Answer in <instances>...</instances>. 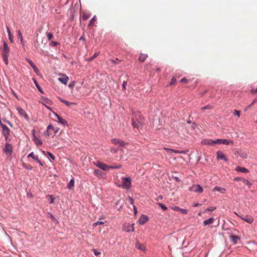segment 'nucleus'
Segmentation results:
<instances>
[{
  "label": "nucleus",
  "instance_id": "nucleus-52",
  "mask_svg": "<svg viewBox=\"0 0 257 257\" xmlns=\"http://www.w3.org/2000/svg\"><path fill=\"white\" fill-rule=\"evenodd\" d=\"M164 149L165 150H166L167 152L170 153H172L173 152V150L172 149H170V148H164Z\"/></svg>",
  "mask_w": 257,
  "mask_h": 257
},
{
  "label": "nucleus",
  "instance_id": "nucleus-31",
  "mask_svg": "<svg viewBox=\"0 0 257 257\" xmlns=\"http://www.w3.org/2000/svg\"><path fill=\"white\" fill-rule=\"evenodd\" d=\"M118 151H119L120 153H122L123 152V150H122V149H118L116 148H111L110 149V152L113 154H115Z\"/></svg>",
  "mask_w": 257,
  "mask_h": 257
},
{
  "label": "nucleus",
  "instance_id": "nucleus-35",
  "mask_svg": "<svg viewBox=\"0 0 257 257\" xmlns=\"http://www.w3.org/2000/svg\"><path fill=\"white\" fill-rule=\"evenodd\" d=\"M7 31L8 33L10 40L11 42H13V35L10 30V29L8 27H7Z\"/></svg>",
  "mask_w": 257,
  "mask_h": 257
},
{
  "label": "nucleus",
  "instance_id": "nucleus-18",
  "mask_svg": "<svg viewBox=\"0 0 257 257\" xmlns=\"http://www.w3.org/2000/svg\"><path fill=\"white\" fill-rule=\"evenodd\" d=\"M96 165L99 168L104 171H107L108 168H109V166L100 162H97Z\"/></svg>",
  "mask_w": 257,
  "mask_h": 257
},
{
  "label": "nucleus",
  "instance_id": "nucleus-7",
  "mask_svg": "<svg viewBox=\"0 0 257 257\" xmlns=\"http://www.w3.org/2000/svg\"><path fill=\"white\" fill-rule=\"evenodd\" d=\"M189 190L196 193H202L203 191L202 188L199 185H194L190 188Z\"/></svg>",
  "mask_w": 257,
  "mask_h": 257
},
{
  "label": "nucleus",
  "instance_id": "nucleus-32",
  "mask_svg": "<svg viewBox=\"0 0 257 257\" xmlns=\"http://www.w3.org/2000/svg\"><path fill=\"white\" fill-rule=\"evenodd\" d=\"M96 20V16H94L90 21L89 24L88 25L89 26H93L94 22Z\"/></svg>",
  "mask_w": 257,
  "mask_h": 257
},
{
  "label": "nucleus",
  "instance_id": "nucleus-39",
  "mask_svg": "<svg viewBox=\"0 0 257 257\" xmlns=\"http://www.w3.org/2000/svg\"><path fill=\"white\" fill-rule=\"evenodd\" d=\"M103 224H104V222L101 221H98L93 223L92 226L93 227H95V226H96L98 225H102Z\"/></svg>",
  "mask_w": 257,
  "mask_h": 257
},
{
  "label": "nucleus",
  "instance_id": "nucleus-58",
  "mask_svg": "<svg viewBox=\"0 0 257 257\" xmlns=\"http://www.w3.org/2000/svg\"><path fill=\"white\" fill-rule=\"evenodd\" d=\"M27 62L29 63V64L32 67L35 64L34 63L30 60V59H27Z\"/></svg>",
  "mask_w": 257,
  "mask_h": 257
},
{
  "label": "nucleus",
  "instance_id": "nucleus-9",
  "mask_svg": "<svg viewBox=\"0 0 257 257\" xmlns=\"http://www.w3.org/2000/svg\"><path fill=\"white\" fill-rule=\"evenodd\" d=\"M17 110L18 111L19 114L21 116L24 117L26 120L28 121L29 119L28 114L26 113L25 111L21 107H17Z\"/></svg>",
  "mask_w": 257,
  "mask_h": 257
},
{
  "label": "nucleus",
  "instance_id": "nucleus-23",
  "mask_svg": "<svg viewBox=\"0 0 257 257\" xmlns=\"http://www.w3.org/2000/svg\"><path fill=\"white\" fill-rule=\"evenodd\" d=\"M235 170L237 172H240L244 173L248 172V170L246 168H245L244 167H241L240 166H237L235 168Z\"/></svg>",
  "mask_w": 257,
  "mask_h": 257
},
{
  "label": "nucleus",
  "instance_id": "nucleus-26",
  "mask_svg": "<svg viewBox=\"0 0 257 257\" xmlns=\"http://www.w3.org/2000/svg\"><path fill=\"white\" fill-rule=\"evenodd\" d=\"M59 100L64 104H65L67 106L70 107L72 105H76V103L74 102H70L67 100H64L61 98H59Z\"/></svg>",
  "mask_w": 257,
  "mask_h": 257
},
{
  "label": "nucleus",
  "instance_id": "nucleus-4",
  "mask_svg": "<svg viewBox=\"0 0 257 257\" xmlns=\"http://www.w3.org/2000/svg\"><path fill=\"white\" fill-rule=\"evenodd\" d=\"M134 224H130L125 223L122 226V230L125 232H130L131 231H134Z\"/></svg>",
  "mask_w": 257,
  "mask_h": 257
},
{
  "label": "nucleus",
  "instance_id": "nucleus-30",
  "mask_svg": "<svg viewBox=\"0 0 257 257\" xmlns=\"http://www.w3.org/2000/svg\"><path fill=\"white\" fill-rule=\"evenodd\" d=\"M90 17L89 14H87L86 13H83L82 15V19L84 21H85L89 19Z\"/></svg>",
  "mask_w": 257,
  "mask_h": 257
},
{
  "label": "nucleus",
  "instance_id": "nucleus-55",
  "mask_svg": "<svg viewBox=\"0 0 257 257\" xmlns=\"http://www.w3.org/2000/svg\"><path fill=\"white\" fill-rule=\"evenodd\" d=\"M58 45V43L55 41H51L50 43V45L52 46H56Z\"/></svg>",
  "mask_w": 257,
  "mask_h": 257
},
{
  "label": "nucleus",
  "instance_id": "nucleus-5",
  "mask_svg": "<svg viewBox=\"0 0 257 257\" xmlns=\"http://www.w3.org/2000/svg\"><path fill=\"white\" fill-rule=\"evenodd\" d=\"M59 77L58 78V80L62 83L66 85L69 80V77L64 74H59Z\"/></svg>",
  "mask_w": 257,
  "mask_h": 257
},
{
  "label": "nucleus",
  "instance_id": "nucleus-33",
  "mask_svg": "<svg viewBox=\"0 0 257 257\" xmlns=\"http://www.w3.org/2000/svg\"><path fill=\"white\" fill-rule=\"evenodd\" d=\"M100 53L99 52H96L94 54V55H93V56H92L91 57H90V58H89L88 59V61H92L94 59H95L96 57H97L99 55Z\"/></svg>",
  "mask_w": 257,
  "mask_h": 257
},
{
  "label": "nucleus",
  "instance_id": "nucleus-27",
  "mask_svg": "<svg viewBox=\"0 0 257 257\" xmlns=\"http://www.w3.org/2000/svg\"><path fill=\"white\" fill-rule=\"evenodd\" d=\"M74 186V179H72L68 183V184H67V188L69 189H72Z\"/></svg>",
  "mask_w": 257,
  "mask_h": 257
},
{
  "label": "nucleus",
  "instance_id": "nucleus-64",
  "mask_svg": "<svg viewBox=\"0 0 257 257\" xmlns=\"http://www.w3.org/2000/svg\"><path fill=\"white\" fill-rule=\"evenodd\" d=\"M242 179V178L237 177V178H234V180H235V181L241 180Z\"/></svg>",
  "mask_w": 257,
  "mask_h": 257
},
{
  "label": "nucleus",
  "instance_id": "nucleus-15",
  "mask_svg": "<svg viewBox=\"0 0 257 257\" xmlns=\"http://www.w3.org/2000/svg\"><path fill=\"white\" fill-rule=\"evenodd\" d=\"M217 159H220L224 160L225 162L227 161V159L226 158L225 155L221 151H218L217 152Z\"/></svg>",
  "mask_w": 257,
  "mask_h": 257
},
{
  "label": "nucleus",
  "instance_id": "nucleus-20",
  "mask_svg": "<svg viewBox=\"0 0 257 257\" xmlns=\"http://www.w3.org/2000/svg\"><path fill=\"white\" fill-rule=\"evenodd\" d=\"M55 115L57 117V118H58V122L59 123H61L62 124L65 125H68L67 121L64 119H63L62 117H61L57 113H55Z\"/></svg>",
  "mask_w": 257,
  "mask_h": 257
},
{
  "label": "nucleus",
  "instance_id": "nucleus-2",
  "mask_svg": "<svg viewBox=\"0 0 257 257\" xmlns=\"http://www.w3.org/2000/svg\"><path fill=\"white\" fill-rule=\"evenodd\" d=\"M10 48L6 42L4 43V48L2 52L3 60L6 65L9 63L8 56L9 55Z\"/></svg>",
  "mask_w": 257,
  "mask_h": 257
},
{
  "label": "nucleus",
  "instance_id": "nucleus-43",
  "mask_svg": "<svg viewBox=\"0 0 257 257\" xmlns=\"http://www.w3.org/2000/svg\"><path fill=\"white\" fill-rule=\"evenodd\" d=\"M241 181H242V182L245 184H246L248 186H249L250 185V182H249L248 180H246V179H241Z\"/></svg>",
  "mask_w": 257,
  "mask_h": 257
},
{
  "label": "nucleus",
  "instance_id": "nucleus-13",
  "mask_svg": "<svg viewBox=\"0 0 257 257\" xmlns=\"http://www.w3.org/2000/svg\"><path fill=\"white\" fill-rule=\"evenodd\" d=\"M28 158H32L34 160H36L41 166H43V164L42 162L39 160L38 157L35 155L34 152L31 153L28 156Z\"/></svg>",
  "mask_w": 257,
  "mask_h": 257
},
{
  "label": "nucleus",
  "instance_id": "nucleus-53",
  "mask_svg": "<svg viewBox=\"0 0 257 257\" xmlns=\"http://www.w3.org/2000/svg\"><path fill=\"white\" fill-rule=\"evenodd\" d=\"M93 251L95 255H98L100 254V252L97 251L96 249H93Z\"/></svg>",
  "mask_w": 257,
  "mask_h": 257
},
{
  "label": "nucleus",
  "instance_id": "nucleus-29",
  "mask_svg": "<svg viewBox=\"0 0 257 257\" xmlns=\"http://www.w3.org/2000/svg\"><path fill=\"white\" fill-rule=\"evenodd\" d=\"M213 190L214 191H219L221 193H224L225 192V189L223 188H221V187H215L214 189H213Z\"/></svg>",
  "mask_w": 257,
  "mask_h": 257
},
{
  "label": "nucleus",
  "instance_id": "nucleus-28",
  "mask_svg": "<svg viewBox=\"0 0 257 257\" xmlns=\"http://www.w3.org/2000/svg\"><path fill=\"white\" fill-rule=\"evenodd\" d=\"M33 140L37 145H41L42 144V141L39 139L37 138L36 136H34Z\"/></svg>",
  "mask_w": 257,
  "mask_h": 257
},
{
  "label": "nucleus",
  "instance_id": "nucleus-24",
  "mask_svg": "<svg viewBox=\"0 0 257 257\" xmlns=\"http://www.w3.org/2000/svg\"><path fill=\"white\" fill-rule=\"evenodd\" d=\"M147 58H148V55L147 54L141 53V54H140V55L139 56V60L140 62H144L146 60V59Z\"/></svg>",
  "mask_w": 257,
  "mask_h": 257
},
{
  "label": "nucleus",
  "instance_id": "nucleus-45",
  "mask_svg": "<svg viewBox=\"0 0 257 257\" xmlns=\"http://www.w3.org/2000/svg\"><path fill=\"white\" fill-rule=\"evenodd\" d=\"M212 107L210 105H207L201 108V110H205L206 109H211Z\"/></svg>",
  "mask_w": 257,
  "mask_h": 257
},
{
  "label": "nucleus",
  "instance_id": "nucleus-44",
  "mask_svg": "<svg viewBox=\"0 0 257 257\" xmlns=\"http://www.w3.org/2000/svg\"><path fill=\"white\" fill-rule=\"evenodd\" d=\"M234 115H237L238 117L240 116V111L237 110H234L233 112Z\"/></svg>",
  "mask_w": 257,
  "mask_h": 257
},
{
  "label": "nucleus",
  "instance_id": "nucleus-6",
  "mask_svg": "<svg viewBox=\"0 0 257 257\" xmlns=\"http://www.w3.org/2000/svg\"><path fill=\"white\" fill-rule=\"evenodd\" d=\"M1 125L3 127V134L5 136L6 140H7L10 135V129L7 125L3 123L1 124Z\"/></svg>",
  "mask_w": 257,
  "mask_h": 257
},
{
  "label": "nucleus",
  "instance_id": "nucleus-3",
  "mask_svg": "<svg viewBox=\"0 0 257 257\" xmlns=\"http://www.w3.org/2000/svg\"><path fill=\"white\" fill-rule=\"evenodd\" d=\"M131 186V179L130 177L122 178V187L126 189L130 188Z\"/></svg>",
  "mask_w": 257,
  "mask_h": 257
},
{
  "label": "nucleus",
  "instance_id": "nucleus-59",
  "mask_svg": "<svg viewBox=\"0 0 257 257\" xmlns=\"http://www.w3.org/2000/svg\"><path fill=\"white\" fill-rule=\"evenodd\" d=\"M215 207H210V208H208L206 209V211H213L215 209Z\"/></svg>",
  "mask_w": 257,
  "mask_h": 257
},
{
  "label": "nucleus",
  "instance_id": "nucleus-1",
  "mask_svg": "<svg viewBox=\"0 0 257 257\" xmlns=\"http://www.w3.org/2000/svg\"><path fill=\"white\" fill-rule=\"evenodd\" d=\"M144 124V118L140 113H135L132 117V125L134 128L137 130L141 129Z\"/></svg>",
  "mask_w": 257,
  "mask_h": 257
},
{
  "label": "nucleus",
  "instance_id": "nucleus-62",
  "mask_svg": "<svg viewBox=\"0 0 257 257\" xmlns=\"http://www.w3.org/2000/svg\"><path fill=\"white\" fill-rule=\"evenodd\" d=\"M126 85V82L124 81L123 83V84H122V87L124 88V89H126V88H125Z\"/></svg>",
  "mask_w": 257,
  "mask_h": 257
},
{
  "label": "nucleus",
  "instance_id": "nucleus-36",
  "mask_svg": "<svg viewBox=\"0 0 257 257\" xmlns=\"http://www.w3.org/2000/svg\"><path fill=\"white\" fill-rule=\"evenodd\" d=\"M230 238L231 240L234 243H235L237 241V240L239 239V238L237 236L234 235L231 236Z\"/></svg>",
  "mask_w": 257,
  "mask_h": 257
},
{
  "label": "nucleus",
  "instance_id": "nucleus-49",
  "mask_svg": "<svg viewBox=\"0 0 257 257\" xmlns=\"http://www.w3.org/2000/svg\"><path fill=\"white\" fill-rule=\"evenodd\" d=\"M121 167V166L120 165H118L114 166H110L109 168L111 169H119Z\"/></svg>",
  "mask_w": 257,
  "mask_h": 257
},
{
  "label": "nucleus",
  "instance_id": "nucleus-25",
  "mask_svg": "<svg viewBox=\"0 0 257 257\" xmlns=\"http://www.w3.org/2000/svg\"><path fill=\"white\" fill-rule=\"evenodd\" d=\"M214 220V218L211 217L208 219L205 220L203 221V225L206 226L208 225L211 224Z\"/></svg>",
  "mask_w": 257,
  "mask_h": 257
},
{
  "label": "nucleus",
  "instance_id": "nucleus-10",
  "mask_svg": "<svg viewBox=\"0 0 257 257\" xmlns=\"http://www.w3.org/2000/svg\"><path fill=\"white\" fill-rule=\"evenodd\" d=\"M3 151L8 155L11 156L13 153V148L12 145L9 144H6Z\"/></svg>",
  "mask_w": 257,
  "mask_h": 257
},
{
  "label": "nucleus",
  "instance_id": "nucleus-14",
  "mask_svg": "<svg viewBox=\"0 0 257 257\" xmlns=\"http://www.w3.org/2000/svg\"><path fill=\"white\" fill-rule=\"evenodd\" d=\"M239 217L242 219L243 220H244L247 223H251L253 221V218L252 216L249 215H245V216H239Z\"/></svg>",
  "mask_w": 257,
  "mask_h": 257
},
{
  "label": "nucleus",
  "instance_id": "nucleus-57",
  "mask_svg": "<svg viewBox=\"0 0 257 257\" xmlns=\"http://www.w3.org/2000/svg\"><path fill=\"white\" fill-rule=\"evenodd\" d=\"M32 67L33 68V69H34L35 72L37 73V72L39 71V70H38V69L37 68V67H36V66L35 65H34Z\"/></svg>",
  "mask_w": 257,
  "mask_h": 257
},
{
  "label": "nucleus",
  "instance_id": "nucleus-12",
  "mask_svg": "<svg viewBox=\"0 0 257 257\" xmlns=\"http://www.w3.org/2000/svg\"><path fill=\"white\" fill-rule=\"evenodd\" d=\"M171 208L173 210L179 211L183 214H186L188 212V210L185 209L180 208L179 207L176 206H171Z\"/></svg>",
  "mask_w": 257,
  "mask_h": 257
},
{
  "label": "nucleus",
  "instance_id": "nucleus-56",
  "mask_svg": "<svg viewBox=\"0 0 257 257\" xmlns=\"http://www.w3.org/2000/svg\"><path fill=\"white\" fill-rule=\"evenodd\" d=\"M173 153H176V154H182V153H183L184 152H182V151H180L179 150L173 149Z\"/></svg>",
  "mask_w": 257,
  "mask_h": 257
},
{
  "label": "nucleus",
  "instance_id": "nucleus-21",
  "mask_svg": "<svg viewBox=\"0 0 257 257\" xmlns=\"http://www.w3.org/2000/svg\"><path fill=\"white\" fill-rule=\"evenodd\" d=\"M135 246L136 248L141 250H145V246L143 244H141L140 242L138 241H136L135 243Z\"/></svg>",
  "mask_w": 257,
  "mask_h": 257
},
{
  "label": "nucleus",
  "instance_id": "nucleus-48",
  "mask_svg": "<svg viewBox=\"0 0 257 257\" xmlns=\"http://www.w3.org/2000/svg\"><path fill=\"white\" fill-rule=\"evenodd\" d=\"M75 84V82L72 81L69 84L68 86L70 88H73V87L74 86Z\"/></svg>",
  "mask_w": 257,
  "mask_h": 257
},
{
  "label": "nucleus",
  "instance_id": "nucleus-8",
  "mask_svg": "<svg viewBox=\"0 0 257 257\" xmlns=\"http://www.w3.org/2000/svg\"><path fill=\"white\" fill-rule=\"evenodd\" d=\"M46 44H47V40L46 39H45L44 38H43V39H42L41 43H39V42L38 41H37L35 43L34 46L36 49H39V48H42L45 47Z\"/></svg>",
  "mask_w": 257,
  "mask_h": 257
},
{
  "label": "nucleus",
  "instance_id": "nucleus-63",
  "mask_svg": "<svg viewBox=\"0 0 257 257\" xmlns=\"http://www.w3.org/2000/svg\"><path fill=\"white\" fill-rule=\"evenodd\" d=\"M133 207L134 209V213L136 214L137 213V208L134 205H133Z\"/></svg>",
  "mask_w": 257,
  "mask_h": 257
},
{
  "label": "nucleus",
  "instance_id": "nucleus-16",
  "mask_svg": "<svg viewBox=\"0 0 257 257\" xmlns=\"http://www.w3.org/2000/svg\"><path fill=\"white\" fill-rule=\"evenodd\" d=\"M111 142L112 144H114V145H118L120 146H124V145L125 144V143L119 140V139H113L111 140Z\"/></svg>",
  "mask_w": 257,
  "mask_h": 257
},
{
  "label": "nucleus",
  "instance_id": "nucleus-17",
  "mask_svg": "<svg viewBox=\"0 0 257 257\" xmlns=\"http://www.w3.org/2000/svg\"><path fill=\"white\" fill-rule=\"evenodd\" d=\"M51 130H54V128L51 124H49L47 126L46 131L44 133V136L46 137H49L51 134V133H50Z\"/></svg>",
  "mask_w": 257,
  "mask_h": 257
},
{
  "label": "nucleus",
  "instance_id": "nucleus-60",
  "mask_svg": "<svg viewBox=\"0 0 257 257\" xmlns=\"http://www.w3.org/2000/svg\"><path fill=\"white\" fill-rule=\"evenodd\" d=\"M180 82L182 83H186L187 82V80L185 78H183L181 80Z\"/></svg>",
  "mask_w": 257,
  "mask_h": 257
},
{
  "label": "nucleus",
  "instance_id": "nucleus-54",
  "mask_svg": "<svg viewBox=\"0 0 257 257\" xmlns=\"http://www.w3.org/2000/svg\"><path fill=\"white\" fill-rule=\"evenodd\" d=\"M127 200L129 201L130 203L131 204H133L134 203V199L131 197H127Z\"/></svg>",
  "mask_w": 257,
  "mask_h": 257
},
{
  "label": "nucleus",
  "instance_id": "nucleus-22",
  "mask_svg": "<svg viewBox=\"0 0 257 257\" xmlns=\"http://www.w3.org/2000/svg\"><path fill=\"white\" fill-rule=\"evenodd\" d=\"M148 220V217L146 215H142L139 218V223L141 224H145Z\"/></svg>",
  "mask_w": 257,
  "mask_h": 257
},
{
  "label": "nucleus",
  "instance_id": "nucleus-42",
  "mask_svg": "<svg viewBox=\"0 0 257 257\" xmlns=\"http://www.w3.org/2000/svg\"><path fill=\"white\" fill-rule=\"evenodd\" d=\"M159 205L163 210H166L167 209V207L162 203H159Z\"/></svg>",
  "mask_w": 257,
  "mask_h": 257
},
{
  "label": "nucleus",
  "instance_id": "nucleus-19",
  "mask_svg": "<svg viewBox=\"0 0 257 257\" xmlns=\"http://www.w3.org/2000/svg\"><path fill=\"white\" fill-rule=\"evenodd\" d=\"M202 143L206 145H213L216 144V140H203Z\"/></svg>",
  "mask_w": 257,
  "mask_h": 257
},
{
  "label": "nucleus",
  "instance_id": "nucleus-11",
  "mask_svg": "<svg viewBox=\"0 0 257 257\" xmlns=\"http://www.w3.org/2000/svg\"><path fill=\"white\" fill-rule=\"evenodd\" d=\"M225 144V145H229L233 144V142L230 140H226V139H217L216 140V144Z\"/></svg>",
  "mask_w": 257,
  "mask_h": 257
},
{
  "label": "nucleus",
  "instance_id": "nucleus-46",
  "mask_svg": "<svg viewBox=\"0 0 257 257\" xmlns=\"http://www.w3.org/2000/svg\"><path fill=\"white\" fill-rule=\"evenodd\" d=\"M47 154L48 156L52 159V161H54L55 160V157L52 154H51L50 152H47Z\"/></svg>",
  "mask_w": 257,
  "mask_h": 257
},
{
  "label": "nucleus",
  "instance_id": "nucleus-38",
  "mask_svg": "<svg viewBox=\"0 0 257 257\" xmlns=\"http://www.w3.org/2000/svg\"><path fill=\"white\" fill-rule=\"evenodd\" d=\"M17 34H18V37L19 38H20L21 43H23V36H22V33H21V31L18 30L17 31Z\"/></svg>",
  "mask_w": 257,
  "mask_h": 257
},
{
  "label": "nucleus",
  "instance_id": "nucleus-50",
  "mask_svg": "<svg viewBox=\"0 0 257 257\" xmlns=\"http://www.w3.org/2000/svg\"><path fill=\"white\" fill-rule=\"evenodd\" d=\"M47 35L48 40H50L53 37V36L52 34H51V33H48L47 34Z\"/></svg>",
  "mask_w": 257,
  "mask_h": 257
},
{
  "label": "nucleus",
  "instance_id": "nucleus-47",
  "mask_svg": "<svg viewBox=\"0 0 257 257\" xmlns=\"http://www.w3.org/2000/svg\"><path fill=\"white\" fill-rule=\"evenodd\" d=\"M176 82V79L175 77H173L171 80V82L170 83V85H173Z\"/></svg>",
  "mask_w": 257,
  "mask_h": 257
},
{
  "label": "nucleus",
  "instance_id": "nucleus-61",
  "mask_svg": "<svg viewBox=\"0 0 257 257\" xmlns=\"http://www.w3.org/2000/svg\"><path fill=\"white\" fill-rule=\"evenodd\" d=\"M255 102V100H254L251 103V104L248 106H247V107L244 109L245 111H246L247 110V108H249L250 107V106L251 105H252L253 104H254Z\"/></svg>",
  "mask_w": 257,
  "mask_h": 257
},
{
  "label": "nucleus",
  "instance_id": "nucleus-51",
  "mask_svg": "<svg viewBox=\"0 0 257 257\" xmlns=\"http://www.w3.org/2000/svg\"><path fill=\"white\" fill-rule=\"evenodd\" d=\"M238 155L239 156L242 157V158H246V155L242 153V152H239L238 153Z\"/></svg>",
  "mask_w": 257,
  "mask_h": 257
},
{
  "label": "nucleus",
  "instance_id": "nucleus-41",
  "mask_svg": "<svg viewBox=\"0 0 257 257\" xmlns=\"http://www.w3.org/2000/svg\"><path fill=\"white\" fill-rule=\"evenodd\" d=\"M94 173L95 175H97V176L101 175V174L102 173L100 170H98V169L95 170Z\"/></svg>",
  "mask_w": 257,
  "mask_h": 257
},
{
  "label": "nucleus",
  "instance_id": "nucleus-40",
  "mask_svg": "<svg viewBox=\"0 0 257 257\" xmlns=\"http://www.w3.org/2000/svg\"><path fill=\"white\" fill-rule=\"evenodd\" d=\"M23 166L27 169L31 170L32 169V166L29 164H23Z\"/></svg>",
  "mask_w": 257,
  "mask_h": 257
},
{
  "label": "nucleus",
  "instance_id": "nucleus-34",
  "mask_svg": "<svg viewBox=\"0 0 257 257\" xmlns=\"http://www.w3.org/2000/svg\"><path fill=\"white\" fill-rule=\"evenodd\" d=\"M46 198L48 199L50 204H52L54 202V198L52 195H48L46 196Z\"/></svg>",
  "mask_w": 257,
  "mask_h": 257
},
{
  "label": "nucleus",
  "instance_id": "nucleus-37",
  "mask_svg": "<svg viewBox=\"0 0 257 257\" xmlns=\"http://www.w3.org/2000/svg\"><path fill=\"white\" fill-rule=\"evenodd\" d=\"M120 61V60H119L118 58H115V60H110L111 63L113 65L118 64Z\"/></svg>",
  "mask_w": 257,
  "mask_h": 257
}]
</instances>
